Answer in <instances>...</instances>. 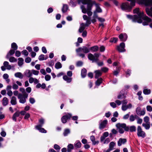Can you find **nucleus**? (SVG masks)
<instances>
[{"mask_svg": "<svg viewBox=\"0 0 152 152\" xmlns=\"http://www.w3.org/2000/svg\"><path fill=\"white\" fill-rule=\"evenodd\" d=\"M130 1L128 2L123 3L121 5L122 10L131 9L132 7L135 5L136 0H127ZM139 4H144L146 6L151 7L150 10H152V0H136Z\"/></svg>", "mask_w": 152, "mask_h": 152, "instance_id": "obj_1", "label": "nucleus"}, {"mask_svg": "<svg viewBox=\"0 0 152 152\" xmlns=\"http://www.w3.org/2000/svg\"><path fill=\"white\" fill-rule=\"evenodd\" d=\"M133 13L137 14V15H135L132 16L127 15L126 16L127 18L132 19L133 22H137L139 23H141L142 22L141 20V18L143 17V12L140 11V10H133Z\"/></svg>", "mask_w": 152, "mask_h": 152, "instance_id": "obj_2", "label": "nucleus"}, {"mask_svg": "<svg viewBox=\"0 0 152 152\" xmlns=\"http://www.w3.org/2000/svg\"><path fill=\"white\" fill-rule=\"evenodd\" d=\"M79 3L81 2L83 4L81 6V10H91L95 3V1L91 0H77Z\"/></svg>", "mask_w": 152, "mask_h": 152, "instance_id": "obj_3", "label": "nucleus"}, {"mask_svg": "<svg viewBox=\"0 0 152 152\" xmlns=\"http://www.w3.org/2000/svg\"><path fill=\"white\" fill-rule=\"evenodd\" d=\"M116 126L117 129H118L119 132L121 134L123 133L124 132L123 129L126 131H129V127L126 126V125L125 124L118 123L116 125Z\"/></svg>", "mask_w": 152, "mask_h": 152, "instance_id": "obj_4", "label": "nucleus"}, {"mask_svg": "<svg viewBox=\"0 0 152 152\" xmlns=\"http://www.w3.org/2000/svg\"><path fill=\"white\" fill-rule=\"evenodd\" d=\"M100 55L99 53H95L94 55L89 53L88 55V59L92 61V62H97L99 61V57Z\"/></svg>", "mask_w": 152, "mask_h": 152, "instance_id": "obj_5", "label": "nucleus"}, {"mask_svg": "<svg viewBox=\"0 0 152 152\" xmlns=\"http://www.w3.org/2000/svg\"><path fill=\"white\" fill-rule=\"evenodd\" d=\"M28 96V94L22 95L21 93H19L18 96V99H19V102L22 104L25 103L26 102Z\"/></svg>", "mask_w": 152, "mask_h": 152, "instance_id": "obj_6", "label": "nucleus"}, {"mask_svg": "<svg viewBox=\"0 0 152 152\" xmlns=\"http://www.w3.org/2000/svg\"><path fill=\"white\" fill-rule=\"evenodd\" d=\"M102 10H96L94 12L92 17L91 18V21L93 23H94L96 21V19L98 18L97 13L101 12Z\"/></svg>", "mask_w": 152, "mask_h": 152, "instance_id": "obj_7", "label": "nucleus"}, {"mask_svg": "<svg viewBox=\"0 0 152 152\" xmlns=\"http://www.w3.org/2000/svg\"><path fill=\"white\" fill-rule=\"evenodd\" d=\"M137 135L139 137H141L143 138L145 136V134L144 132L142 130L140 126H138L137 127Z\"/></svg>", "mask_w": 152, "mask_h": 152, "instance_id": "obj_8", "label": "nucleus"}, {"mask_svg": "<svg viewBox=\"0 0 152 152\" xmlns=\"http://www.w3.org/2000/svg\"><path fill=\"white\" fill-rule=\"evenodd\" d=\"M72 115V114L70 113H67L66 115H64L61 118L62 122L63 123H65L68 119L70 118Z\"/></svg>", "mask_w": 152, "mask_h": 152, "instance_id": "obj_9", "label": "nucleus"}, {"mask_svg": "<svg viewBox=\"0 0 152 152\" xmlns=\"http://www.w3.org/2000/svg\"><path fill=\"white\" fill-rule=\"evenodd\" d=\"M125 47V43L124 42H122L120 44L119 46H117V49L118 51L121 52H125L126 51L124 48Z\"/></svg>", "mask_w": 152, "mask_h": 152, "instance_id": "obj_10", "label": "nucleus"}, {"mask_svg": "<svg viewBox=\"0 0 152 152\" xmlns=\"http://www.w3.org/2000/svg\"><path fill=\"white\" fill-rule=\"evenodd\" d=\"M107 123V120H105L102 121H101L100 123H99V129H104L106 127Z\"/></svg>", "mask_w": 152, "mask_h": 152, "instance_id": "obj_11", "label": "nucleus"}, {"mask_svg": "<svg viewBox=\"0 0 152 152\" xmlns=\"http://www.w3.org/2000/svg\"><path fill=\"white\" fill-rule=\"evenodd\" d=\"M142 19L147 21H145L142 23V24L144 26L148 25V22H150L151 21V19L150 18H148L147 16H144L143 14V17L141 18V20Z\"/></svg>", "mask_w": 152, "mask_h": 152, "instance_id": "obj_12", "label": "nucleus"}, {"mask_svg": "<svg viewBox=\"0 0 152 152\" xmlns=\"http://www.w3.org/2000/svg\"><path fill=\"white\" fill-rule=\"evenodd\" d=\"M119 38L121 41H125L127 38V36L125 33L124 34H121L119 36Z\"/></svg>", "mask_w": 152, "mask_h": 152, "instance_id": "obj_13", "label": "nucleus"}, {"mask_svg": "<svg viewBox=\"0 0 152 152\" xmlns=\"http://www.w3.org/2000/svg\"><path fill=\"white\" fill-rule=\"evenodd\" d=\"M25 75L28 77H31L32 76V71L29 70H27L24 72Z\"/></svg>", "mask_w": 152, "mask_h": 152, "instance_id": "obj_14", "label": "nucleus"}, {"mask_svg": "<svg viewBox=\"0 0 152 152\" xmlns=\"http://www.w3.org/2000/svg\"><path fill=\"white\" fill-rule=\"evenodd\" d=\"M85 26H85L84 23H81L80 25V26L78 30L79 32L81 33L84 31Z\"/></svg>", "mask_w": 152, "mask_h": 152, "instance_id": "obj_15", "label": "nucleus"}, {"mask_svg": "<svg viewBox=\"0 0 152 152\" xmlns=\"http://www.w3.org/2000/svg\"><path fill=\"white\" fill-rule=\"evenodd\" d=\"M126 142V140L125 139L120 138L118 142V145L120 146L122 144H124Z\"/></svg>", "mask_w": 152, "mask_h": 152, "instance_id": "obj_16", "label": "nucleus"}, {"mask_svg": "<svg viewBox=\"0 0 152 152\" xmlns=\"http://www.w3.org/2000/svg\"><path fill=\"white\" fill-rule=\"evenodd\" d=\"M94 72L95 73V77L96 78H98L102 74V72L99 70L95 71Z\"/></svg>", "mask_w": 152, "mask_h": 152, "instance_id": "obj_17", "label": "nucleus"}, {"mask_svg": "<svg viewBox=\"0 0 152 152\" xmlns=\"http://www.w3.org/2000/svg\"><path fill=\"white\" fill-rule=\"evenodd\" d=\"M17 99L15 97L13 96L11 98L10 101L11 104L12 105H15L17 104Z\"/></svg>", "mask_w": 152, "mask_h": 152, "instance_id": "obj_18", "label": "nucleus"}, {"mask_svg": "<svg viewBox=\"0 0 152 152\" xmlns=\"http://www.w3.org/2000/svg\"><path fill=\"white\" fill-rule=\"evenodd\" d=\"M8 103V99L6 97H4L2 100V104L4 106L7 105Z\"/></svg>", "mask_w": 152, "mask_h": 152, "instance_id": "obj_19", "label": "nucleus"}, {"mask_svg": "<svg viewBox=\"0 0 152 152\" xmlns=\"http://www.w3.org/2000/svg\"><path fill=\"white\" fill-rule=\"evenodd\" d=\"M15 76L20 79H22L23 77V75L22 73L20 72H18L15 74Z\"/></svg>", "mask_w": 152, "mask_h": 152, "instance_id": "obj_20", "label": "nucleus"}, {"mask_svg": "<svg viewBox=\"0 0 152 152\" xmlns=\"http://www.w3.org/2000/svg\"><path fill=\"white\" fill-rule=\"evenodd\" d=\"M63 79L64 80L68 83L71 82L72 80V78H71L69 77L66 75L64 76L63 77Z\"/></svg>", "mask_w": 152, "mask_h": 152, "instance_id": "obj_21", "label": "nucleus"}, {"mask_svg": "<svg viewBox=\"0 0 152 152\" xmlns=\"http://www.w3.org/2000/svg\"><path fill=\"white\" fill-rule=\"evenodd\" d=\"M82 12L84 13H87L89 17L91 16L93 13L91 10H82Z\"/></svg>", "mask_w": 152, "mask_h": 152, "instance_id": "obj_22", "label": "nucleus"}, {"mask_svg": "<svg viewBox=\"0 0 152 152\" xmlns=\"http://www.w3.org/2000/svg\"><path fill=\"white\" fill-rule=\"evenodd\" d=\"M15 50L14 49L11 50L7 54L6 56L7 58H9L10 56L13 55L15 52Z\"/></svg>", "mask_w": 152, "mask_h": 152, "instance_id": "obj_23", "label": "nucleus"}, {"mask_svg": "<svg viewBox=\"0 0 152 152\" xmlns=\"http://www.w3.org/2000/svg\"><path fill=\"white\" fill-rule=\"evenodd\" d=\"M90 139L92 142L93 144L94 145H95L96 144H98L99 142L98 141H95V138L94 136H91L90 137Z\"/></svg>", "mask_w": 152, "mask_h": 152, "instance_id": "obj_24", "label": "nucleus"}, {"mask_svg": "<svg viewBox=\"0 0 152 152\" xmlns=\"http://www.w3.org/2000/svg\"><path fill=\"white\" fill-rule=\"evenodd\" d=\"M20 115V113L18 112H16L12 116V119L13 120L16 121V118L18 117Z\"/></svg>", "mask_w": 152, "mask_h": 152, "instance_id": "obj_25", "label": "nucleus"}, {"mask_svg": "<svg viewBox=\"0 0 152 152\" xmlns=\"http://www.w3.org/2000/svg\"><path fill=\"white\" fill-rule=\"evenodd\" d=\"M18 65L20 66H22L23 64L24 60L23 59L21 58H18Z\"/></svg>", "mask_w": 152, "mask_h": 152, "instance_id": "obj_26", "label": "nucleus"}, {"mask_svg": "<svg viewBox=\"0 0 152 152\" xmlns=\"http://www.w3.org/2000/svg\"><path fill=\"white\" fill-rule=\"evenodd\" d=\"M115 143L113 142H110L109 144V149L111 151L114 149V147L115 145Z\"/></svg>", "mask_w": 152, "mask_h": 152, "instance_id": "obj_27", "label": "nucleus"}, {"mask_svg": "<svg viewBox=\"0 0 152 152\" xmlns=\"http://www.w3.org/2000/svg\"><path fill=\"white\" fill-rule=\"evenodd\" d=\"M142 126L144 127L145 129H146L148 130L150 129V123H143L142 124Z\"/></svg>", "mask_w": 152, "mask_h": 152, "instance_id": "obj_28", "label": "nucleus"}, {"mask_svg": "<svg viewBox=\"0 0 152 152\" xmlns=\"http://www.w3.org/2000/svg\"><path fill=\"white\" fill-rule=\"evenodd\" d=\"M99 47L97 46H94L90 48V50L93 52H96L98 50Z\"/></svg>", "mask_w": 152, "mask_h": 152, "instance_id": "obj_29", "label": "nucleus"}, {"mask_svg": "<svg viewBox=\"0 0 152 152\" xmlns=\"http://www.w3.org/2000/svg\"><path fill=\"white\" fill-rule=\"evenodd\" d=\"M39 122L40 123L39 124L36 126V127H42L44 124V121L43 119H41L39 120Z\"/></svg>", "mask_w": 152, "mask_h": 152, "instance_id": "obj_30", "label": "nucleus"}, {"mask_svg": "<svg viewBox=\"0 0 152 152\" xmlns=\"http://www.w3.org/2000/svg\"><path fill=\"white\" fill-rule=\"evenodd\" d=\"M81 143L80 141H77L75 143L74 145L75 147L77 148H79L81 147Z\"/></svg>", "mask_w": 152, "mask_h": 152, "instance_id": "obj_31", "label": "nucleus"}, {"mask_svg": "<svg viewBox=\"0 0 152 152\" xmlns=\"http://www.w3.org/2000/svg\"><path fill=\"white\" fill-rule=\"evenodd\" d=\"M77 3L76 1H74L72 0H70L69 2V5L72 7H75L76 6Z\"/></svg>", "mask_w": 152, "mask_h": 152, "instance_id": "obj_32", "label": "nucleus"}, {"mask_svg": "<svg viewBox=\"0 0 152 152\" xmlns=\"http://www.w3.org/2000/svg\"><path fill=\"white\" fill-rule=\"evenodd\" d=\"M86 74V70L85 69H83L81 71V76L83 78L85 77Z\"/></svg>", "mask_w": 152, "mask_h": 152, "instance_id": "obj_33", "label": "nucleus"}, {"mask_svg": "<svg viewBox=\"0 0 152 152\" xmlns=\"http://www.w3.org/2000/svg\"><path fill=\"white\" fill-rule=\"evenodd\" d=\"M67 151L68 152H70L71 150L74 148V146L72 144H70L68 145Z\"/></svg>", "mask_w": 152, "mask_h": 152, "instance_id": "obj_34", "label": "nucleus"}, {"mask_svg": "<svg viewBox=\"0 0 152 152\" xmlns=\"http://www.w3.org/2000/svg\"><path fill=\"white\" fill-rule=\"evenodd\" d=\"M41 127H36V129L37 130H39V131L40 132L46 133L47 132V131L46 130H45L44 128H41Z\"/></svg>", "mask_w": 152, "mask_h": 152, "instance_id": "obj_35", "label": "nucleus"}, {"mask_svg": "<svg viewBox=\"0 0 152 152\" xmlns=\"http://www.w3.org/2000/svg\"><path fill=\"white\" fill-rule=\"evenodd\" d=\"M70 133V130L69 129H66L64 130L63 132V135L64 136H66Z\"/></svg>", "mask_w": 152, "mask_h": 152, "instance_id": "obj_36", "label": "nucleus"}, {"mask_svg": "<svg viewBox=\"0 0 152 152\" xmlns=\"http://www.w3.org/2000/svg\"><path fill=\"white\" fill-rule=\"evenodd\" d=\"M102 79L101 78L98 79L96 82L95 84L97 86H99L102 83Z\"/></svg>", "mask_w": 152, "mask_h": 152, "instance_id": "obj_37", "label": "nucleus"}, {"mask_svg": "<svg viewBox=\"0 0 152 152\" xmlns=\"http://www.w3.org/2000/svg\"><path fill=\"white\" fill-rule=\"evenodd\" d=\"M129 130L131 132H135L136 130V127L134 126H132L129 127Z\"/></svg>", "mask_w": 152, "mask_h": 152, "instance_id": "obj_38", "label": "nucleus"}, {"mask_svg": "<svg viewBox=\"0 0 152 152\" xmlns=\"http://www.w3.org/2000/svg\"><path fill=\"white\" fill-rule=\"evenodd\" d=\"M62 67V64L60 62H58L55 64V68L59 69Z\"/></svg>", "mask_w": 152, "mask_h": 152, "instance_id": "obj_39", "label": "nucleus"}, {"mask_svg": "<svg viewBox=\"0 0 152 152\" xmlns=\"http://www.w3.org/2000/svg\"><path fill=\"white\" fill-rule=\"evenodd\" d=\"M82 50L85 53H88L89 52V49L86 47H83L82 48Z\"/></svg>", "mask_w": 152, "mask_h": 152, "instance_id": "obj_40", "label": "nucleus"}, {"mask_svg": "<svg viewBox=\"0 0 152 152\" xmlns=\"http://www.w3.org/2000/svg\"><path fill=\"white\" fill-rule=\"evenodd\" d=\"M136 115H131L129 117V120L131 122L133 121L135 119Z\"/></svg>", "mask_w": 152, "mask_h": 152, "instance_id": "obj_41", "label": "nucleus"}, {"mask_svg": "<svg viewBox=\"0 0 152 152\" xmlns=\"http://www.w3.org/2000/svg\"><path fill=\"white\" fill-rule=\"evenodd\" d=\"M91 18H89L87 20H86V23L85 24V26H88L91 23V20H90Z\"/></svg>", "mask_w": 152, "mask_h": 152, "instance_id": "obj_42", "label": "nucleus"}, {"mask_svg": "<svg viewBox=\"0 0 152 152\" xmlns=\"http://www.w3.org/2000/svg\"><path fill=\"white\" fill-rule=\"evenodd\" d=\"M11 48L14 50H16L18 48V46L15 43H13L11 44Z\"/></svg>", "mask_w": 152, "mask_h": 152, "instance_id": "obj_43", "label": "nucleus"}, {"mask_svg": "<svg viewBox=\"0 0 152 152\" xmlns=\"http://www.w3.org/2000/svg\"><path fill=\"white\" fill-rule=\"evenodd\" d=\"M20 91L22 93V95L28 94L25 91V89L23 88H19Z\"/></svg>", "mask_w": 152, "mask_h": 152, "instance_id": "obj_44", "label": "nucleus"}, {"mask_svg": "<svg viewBox=\"0 0 152 152\" xmlns=\"http://www.w3.org/2000/svg\"><path fill=\"white\" fill-rule=\"evenodd\" d=\"M143 92L145 94H148L151 93V90L147 89H144L143 91Z\"/></svg>", "mask_w": 152, "mask_h": 152, "instance_id": "obj_45", "label": "nucleus"}, {"mask_svg": "<svg viewBox=\"0 0 152 152\" xmlns=\"http://www.w3.org/2000/svg\"><path fill=\"white\" fill-rule=\"evenodd\" d=\"M9 61L11 62H13L17 61V59H15L14 57H11L9 58Z\"/></svg>", "mask_w": 152, "mask_h": 152, "instance_id": "obj_46", "label": "nucleus"}, {"mask_svg": "<svg viewBox=\"0 0 152 152\" xmlns=\"http://www.w3.org/2000/svg\"><path fill=\"white\" fill-rule=\"evenodd\" d=\"M46 59H45V55L43 54L40 55L39 57V59L40 61L44 60Z\"/></svg>", "mask_w": 152, "mask_h": 152, "instance_id": "obj_47", "label": "nucleus"}, {"mask_svg": "<svg viewBox=\"0 0 152 152\" xmlns=\"http://www.w3.org/2000/svg\"><path fill=\"white\" fill-rule=\"evenodd\" d=\"M149 118L148 116H145L144 118V121L146 123H150L149 121Z\"/></svg>", "mask_w": 152, "mask_h": 152, "instance_id": "obj_48", "label": "nucleus"}, {"mask_svg": "<svg viewBox=\"0 0 152 152\" xmlns=\"http://www.w3.org/2000/svg\"><path fill=\"white\" fill-rule=\"evenodd\" d=\"M94 6L96 7V10H101V9L100 7L99 4H98L96 3L95 2Z\"/></svg>", "mask_w": 152, "mask_h": 152, "instance_id": "obj_49", "label": "nucleus"}, {"mask_svg": "<svg viewBox=\"0 0 152 152\" xmlns=\"http://www.w3.org/2000/svg\"><path fill=\"white\" fill-rule=\"evenodd\" d=\"M45 78L46 81H48L50 80L51 76L49 75H47L45 76Z\"/></svg>", "mask_w": 152, "mask_h": 152, "instance_id": "obj_50", "label": "nucleus"}, {"mask_svg": "<svg viewBox=\"0 0 152 152\" xmlns=\"http://www.w3.org/2000/svg\"><path fill=\"white\" fill-rule=\"evenodd\" d=\"M145 114V110H140L138 113V115H143Z\"/></svg>", "mask_w": 152, "mask_h": 152, "instance_id": "obj_51", "label": "nucleus"}, {"mask_svg": "<svg viewBox=\"0 0 152 152\" xmlns=\"http://www.w3.org/2000/svg\"><path fill=\"white\" fill-rule=\"evenodd\" d=\"M147 14L152 17V10H146Z\"/></svg>", "mask_w": 152, "mask_h": 152, "instance_id": "obj_52", "label": "nucleus"}, {"mask_svg": "<svg viewBox=\"0 0 152 152\" xmlns=\"http://www.w3.org/2000/svg\"><path fill=\"white\" fill-rule=\"evenodd\" d=\"M32 74H33L35 75H38L39 73V72L37 71L34 70V69H32L31 70Z\"/></svg>", "mask_w": 152, "mask_h": 152, "instance_id": "obj_53", "label": "nucleus"}, {"mask_svg": "<svg viewBox=\"0 0 152 152\" xmlns=\"http://www.w3.org/2000/svg\"><path fill=\"white\" fill-rule=\"evenodd\" d=\"M54 148L56 150H58V151H59L61 148L60 147V146L56 144H55L54 145Z\"/></svg>", "mask_w": 152, "mask_h": 152, "instance_id": "obj_54", "label": "nucleus"}, {"mask_svg": "<svg viewBox=\"0 0 152 152\" xmlns=\"http://www.w3.org/2000/svg\"><path fill=\"white\" fill-rule=\"evenodd\" d=\"M121 109L123 111H126L128 109V108H127V105H122Z\"/></svg>", "mask_w": 152, "mask_h": 152, "instance_id": "obj_55", "label": "nucleus"}, {"mask_svg": "<svg viewBox=\"0 0 152 152\" xmlns=\"http://www.w3.org/2000/svg\"><path fill=\"white\" fill-rule=\"evenodd\" d=\"M22 53L26 56H27L28 54V51L26 50H23L22 52Z\"/></svg>", "mask_w": 152, "mask_h": 152, "instance_id": "obj_56", "label": "nucleus"}, {"mask_svg": "<svg viewBox=\"0 0 152 152\" xmlns=\"http://www.w3.org/2000/svg\"><path fill=\"white\" fill-rule=\"evenodd\" d=\"M146 109L148 111L151 112L152 111V107L150 105H148L147 106Z\"/></svg>", "mask_w": 152, "mask_h": 152, "instance_id": "obj_57", "label": "nucleus"}, {"mask_svg": "<svg viewBox=\"0 0 152 152\" xmlns=\"http://www.w3.org/2000/svg\"><path fill=\"white\" fill-rule=\"evenodd\" d=\"M18 88V85L15 83H13L12 86V88L15 90L17 89Z\"/></svg>", "mask_w": 152, "mask_h": 152, "instance_id": "obj_58", "label": "nucleus"}, {"mask_svg": "<svg viewBox=\"0 0 152 152\" xmlns=\"http://www.w3.org/2000/svg\"><path fill=\"white\" fill-rule=\"evenodd\" d=\"M68 6L66 4H64L62 8V10H68Z\"/></svg>", "mask_w": 152, "mask_h": 152, "instance_id": "obj_59", "label": "nucleus"}, {"mask_svg": "<svg viewBox=\"0 0 152 152\" xmlns=\"http://www.w3.org/2000/svg\"><path fill=\"white\" fill-rule=\"evenodd\" d=\"M31 61V59L30 58L28 57L26 58L25 59V61L27 63H29Z\"/></svg>", "mask_w": 152, "mask_h": 152, "instance_id": "obj_60", "label": "nucleus"}, {"mask_svg": "<svg viewBox=\"0 0 152 152\" xmlns=\"http://www.w3.org/2000/svg\"><path fill=\"white\" fill-rule=\"evenodd\" d=\"M29 102L32 104L35 103V99L33 98H30L29 99Z\"/></svg>", "mask_w": 152, "mask_h": 152, "instance_id": "obj_61", "label": "nucleus"}, {"mask_svg": "<svg viewBox=\"0 0 152 152\" xmlns=\"http://www.w3.org/2000/svg\"><path fill=\"white\" fill-rule=\"evenodd\" d=\"M20 55L21 53L19 51L17 50L16 51L15 55L16 56L18 57H19L20 56Z\"/></svg>", "mask_w": 152, "mask_h": 152, "instance_id": "obj_62", "label": "nucleus"}, {"mask_svg": "<svg viewBox=\"0 0 152 152\" xmlns=\"http://www.w3.org/2000/svg\"><path fill=\"white\" fill-rule=\"evenodd\" d=\"M99 49L101 52H104L105 50V48L104 46L102 45L100 47Z\"/></svg>", "mask_w": 152, "mask_h": 152, "instance_id": "obj_63", "label": "nucleus"}, {"mask_svg": "<svg viewBox=\"0 0 152 152\" xmlns=\"http://www.w3.org/2000/svg\"><path fill=\"white\" fill-rule=\"evenodd\" d=\"M110 106L113 108H115L116 107V104L114 102H110Z\"/></svg>", "mask_w": 152, "mask_h": 152, "instance_id": "obj_64", "label": "nucleus"}]
</instances>
